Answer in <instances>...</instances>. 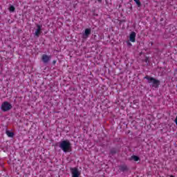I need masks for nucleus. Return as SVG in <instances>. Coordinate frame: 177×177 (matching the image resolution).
<instances>
[{
    "instance_id": "nucleus-1",
    "label": "nucleus",
    "mask_w": 177,
    "mask_h": 177,
    "mask_svg": "<svg viewBox=\"0 0 177 177\" xmlns=\"http://www.w3.org/2000/svg\"><path fill=\"white\" fill-rule=\"evenodd\" d=\"M59 147L64 153H68L71 151V143L68 140L60 142Z\"/></svg>"
},
{
    "instance_id": "nucleus-2",
    "label": "nucleus",
    "mask_w": 177,
    "mask_h": 177,
    "mask_svg": "<svg viewBox=\"0 0 177 177\" xmlns=\"http://www.w3.org/2000/svg\"><path fill=\"white\" fill-rule=\"evenodd\" d=\"M145 80H147L148 81V84H151V86L153 87V88H157L158 86H159L160 85V82L159 80L153 78V77H151L149 76H145L144 77Z\"/></svg>"
},
{
    "instance_id": "nucleus-3",
    "label": "nucleus",
    "mask_w": 177,
    "mask_h": 177,
    "mask_svg": "<svg viewBox=\"0 0 177 177\" xmlns=\"http://www.w3.org/2000/svg\"><path fill=\"white\" fill-rule=\"evenodd\" d=\"M1 109L2 111H9V110L12 109V104L8 102H4L1 104Z\"/></svg>"
},
{
    "instance_id": "nucleus-4",
    "label": "nucleus",
    "mask_w": 177,
    "mask_h": 177,
    "mask_svg": "<svg viewBox=\"0 0 177 177\" xmlns=\"http://www.w3.org/2000/svg\"><path fill=\"white\" fill-rule=\"evenodd\" d=\"M71 172L72 177H80V175H81V171L77 167L71 168Z\"/></svg>"
},
{
    "instance_id": "nucleus-5",
    "label": "nucleus",
    "mask_w": 177,
    "mask_h": 177,
    "mask_svg": "<svg viewBox=\"0 0 177 177\" xmlns=\"http://www.w3.org/2000/svg\"><path fill=\"white\" fill-rule=\"evenodd\" d=\"M91 28H86L84 30V32L83 33V38H88V37H89V35H91Z\"/></svg>"
},
{
    "instance_id": "nucleus-6",
    "label": "nucleus",
    "mask_w": 177,
    "mask_h": 177,
    "mask_svg": "<svg viewBox=\"0 0 177 177\" xmlns=\"http://www.w3.org/2000/svg\"><path fill=\"white\" fill-rule=\"evenodd\" d=\"M50 59H52L50 55H43L42 56V60L44 63H48Z\"/></svg>"
},
{
    "instance_id": "nucleus-7",
    "label": "nucleus",
    "mask_w": 177,
    "mask_h": 177,
    "mask_svg": "<svg viewBox=\"0 0 177 177\" xmlns=\"http://www.w3.org/2000/svg\"><path fill=\"white\" fill-rule=\"evenodd\" d=\"M136 39V33L135 32H132L129 35V40L131 42H135Z\"/></svg>"
},
{
    "instance_id": "nucleus-8",
    "label": "nucleus",
    "mask_w": 177,
    "mask_h": 177,
    "mask_svg": "<svg viewBox=\"0 0 177 177\" xmlns=\"http://www.w3.org/2000/svg\"><path fill=\"white\" fill-rule=\"evenodd\" d=\"M37 29L35 32V35L36 37H39V35L41 34V30L42 28V26L40 25H37Z\"/></svg>"
},
{
    "instance_id": "nucleus-9",
    "label": "nucleus",
    "mask_w": 177,
    "mask_h": 177,
    "mask_svg": "<svg viewBox=\"0 0 177 177\" xmlns=\"http://www.w3.org/2000/svg\"><path fill=\"white\" fill-rule=\"evenodd\" d=\"M7 136H8V138H13V136H15V134L13 133V132H10L9 131H7L6 132Z\"/></svg>"
},
{
    "instance_id": "nucleus-10",
    "label": "nucleus",
    "mask_w": 177,
    "mask_h": 177,
    "mask_svg": "<svg viewBox=\"0 0 177 177\" xmlns=\"http://www.w3.org/2000/svg\"><path fill=\"white\" fill-rule=\"evenodd\" d=\"M131 158H133L134 160V161H139V157H138L136 156H133L131 157Z\"/></svg>"
},
{
    "instance_id": "nucleus-11",
    "label": "nucleus",
    "mask_w": 177,
    "mask_h": 177,
    "mask_svg": "<svg viewBox=\"0 0 177 177\" xmlns=\"http://www.w3.org/2000/svg\"><path fill=\"white\" fill-rule=\"evenodd\" d=\"M138 7L140 6V0H133Z\"/></svg>"
},
{
    "instance_id": "nucleus-12",
    "label": "nucleus",
    "mask_w": 177,
    "mask_h": 177,
    "mask_svg": "<svg viewBox=\"0 0 177 177\" xmlns=\"http://www.w3.org/2000/svg\"><path fill=\"white\" fill-rule=\"evenodd\" d=\"M10 12H15V6H11L10 7Z\"/></svg>"
},
{
    "instance_id": "nucleus-13",
    "label": "nucleus",
    "mask_w": 177,
    "mask_h": 177,
    "mask_svg": "<svg viewBox=\"0 0 177 177\" xmlns=\"http://www.w3.org/2000/svg\"><path fill=\"white\" fill-rule=\"evenodd\" d=\"M127 45L128 46H132V44H131V42L129 41L127 42Z\"/></svg>"
},
{
    "instance_id": "nucleus-14",
    "label": "nucleus",
    "mask_w": 177,
    "mask_h": 177,
    "mask_svg": "<svg viewBox=\"0 0 177 177\" xmlns=\"http://www.w3.org/2000/svg\"><path fill=\"white\" fill-rule=\"evenodd\" d=\"M175 122H176V124L177 125V117L176 118Z\"/></svg>"
},
{
    "instance_id": "nucleus-15",
    "label": "nucleus",
    "mask_w": 177,
    "mask_h": 177,
    "mask_svg": "<svg viewBox=\"0 0 177 177\" xmlns=\"http://www.w3.org/2000/svg\"><path fill=\"white\" fill-rule=\"evenodd\" d=\"M53 64H56V61H53Z\"/></svg>"
},
{
    "instance_id": "nucleus-16",
    "label": "nucleus",
    "mask_w": 177,
    "mask_h": 177,
    "mask_svg": "<svg viewBox=\"0 0 177 177\" xmlns=\"http://www.w3.org/2000/svg\"><path fill=\"white\" fill-rule=\"evenodd\" d=\"M98 1V2H102V0H97Z\"/></svg>"
}]
</instances>
